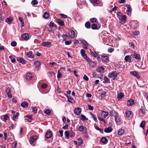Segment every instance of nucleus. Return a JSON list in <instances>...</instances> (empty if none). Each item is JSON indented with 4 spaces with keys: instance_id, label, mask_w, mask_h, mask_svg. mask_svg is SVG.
I'll return each mask as SVG.
<instances>
[{
    "instance_id": "nucleus-1",
    "label": "nucleus",
    "mask_w": 148,
    "mask_h": 148,
    "mask_svg": "<svg viewBox=\"0 0 148 148\" xmlns=\"http://www.w3.org/2000/svg\"><path fill=\"white\" fill-rule=\"evenodd\" d=\"M118 74L115 71L112 72L108 74V76L109 77L113 78H116L117 77Z\"/></svg>"
},
{
    "instance_id": "nucleus-2",
    "label": "nucleus",
    "mask_w": 148,
    "mask_h": 148,
    "mask_svg": "<svg viewBox=\"0 0 148 148\" xmlns=\"http://www.w3.org/2000/svg\"><path fill=\"white\" fill-rule=\"evenodd\" d=\"M78 130L84 134H87V129L86 127L83 125L80 126L78 128Z\"/></svg>"
},
{
    "instance_id": "nucleus-3",
    "label": "nucleus",
    "mask_w": 148,
    "mask_h": 148,
    "mask_svg": "<svg viewBox=\"0 0 148 148\" xmlns=\"http://www.w3.org/2000/svg\"><path fill=\"white\" fill-rule=\"evenodd\" d=\"M131 56L134 58L138 60H140L141 59L140 56V55L136 53H132V54L131 55Z\"/></svg>"
},
{
    "instance_id": "nucleus-4",
    "label": "nucleus",
    "mask_w": 148,
    "mask_h": 148,
    "mask_svg": "<svg viewBox=\"0 0 148 148\" xmlns=\"http://www.w3.org/2000/svg\"><path fill=\"white\" fill-rule=\"evenodd\" d=\"M105 69V68L102 66H98L96 68L97 71L99 73H103V71Z\"/></svg>"
},
{
    "instance_id": "nucleus-5",
    "label": "nucleus",
    "mask_w": 148,
    "mask_h": 148,
    "mask_svg": "<svg viewBox=\"0 0 148 148\" xmlns=\"http://www.w3.org/2000/svg\"><path fill=\"white\" fill-rule=\"evenodd\" d=\"M126 19V17L125 15L122 16L119 18L120 22L122 24H124L125 23Z\"/></svg>"
},
{
    "instance_id": "nucleus-6",
    "label": "nucleus",
    "mask_w": 148,
    "mask_h": 148,
    "mask_svg": "<svg viewBox=\"0 0 148 148\" xmlns=\"http://www.w3.org/2000/svg\"><path fill=\"white\" fill-rule=\"evenodd\" d=\"M109 57L107 56L102 55L101 56V59L102 62H107L109 60Z\"/></svg>"
},
{
    "instance_id": "nucleus-7",
    "label": "nucleus",
    "mask_w": 148,
    "mask_h": 148,
    "mask_svg": "<svg viewBox=\"0 0 148 148\" xmlns=\"http://www.w3.org/2000/svg\"><path fill=\"white\" fill-rule=\"evenodd\" d=\"M8 98H10L12 97V95L10 93V88H7L5 90Z\"/></svg>"
},
{
    "instance_id": "nucleus-8",
    "label": "nucleus",
    "mask_w": 148,
    "mask_h": 148,
    "mask_svg": "<svg viewBox=\"0 0 148 148\" xmlns=\"http://www.w3.org/2000/svg\"><path fill=\"white\" fill-rule=\"evenodd\" d=\"M29 34L27 33H25L22 35V37L23 40H28L29 38Z\"/></svg>"
},
{
    "instance_id": "nucleus-9",
    "label": "nucleus",
    "mask_w": 148,
    "mask_h": 148,
    "mask_svg": "<svg viewBox=\"0 0 148 148\" xmlns=\"http://www.w3.org/2000/svg\"><path fill=\"white\" fill-rule=\"evenodd\" d=\"M81 110L80 108H77L75 109L74 113L77 115H79L81 113Z\"/></svg>"
},
{
    "instance_id": "nucleus-10",
    "label": "nucleus",
    "mask_w": 148,
    "mask_h": 148,
    "mask_svg": "<svg viewBox=\"0 0 148 148\" xmlns=\"http://www.w3.org/2000/svg\"><path fill=\"white\" fill-rule=\"evenodd\" d=\"M132 26L133 28H136L138 26V23L136 21H133L132 22Z\"/></svg>"
},
{
    "instance_id": "nucleus-11",
    "label": "nucleus",
    "mask_w": 148,
    "mask_h": 148,
    "mask_svg": "<svg viewBox=\"0 0 148 148\" xmlns=\"http://www.w3.org/2000/svg\"><path fill=\"white\" fill-rule=\"evenodd\" d=\"M101 116L104 118H106L108 115V112L104 111H101Z\"/></svg>"
},
{
    "instance_id": "nucleus-12",
    "label": "nucleus",
    "mask_w": 148,
    "mask_h": 148,
    "mask_svg": "<svg viewBox=\"0 0 148 148\" xmlns=\"http://www.w3.org/2000/svg\"><path fill=\"white\" fill-rule=\"evenodd\" d=\"M19 62L23 64H25L26 62L22 58L18 57L16 59Z\"/></svg>"
},
{
    "instance_id": "nucleus-13",
    "label": "nucleus",
    "mask_w": 148,
    "mask_h": 148,
    "mask_svg": "<svg viewBox=\"0 0 148 148\" xmlns=\"http://www.w3.org/2000/svg\"><path fill=\"white\" fill-rule=\"evenodd\" d=\"M69 36L71 38H73L75 36V33L73 30H70L69 33Z\"/></svg>"
},
{
    "instance_id": "nucleus-14",
    "label": "nucleus",
    "mask_w": 148,
    "mask_h": 148,
    "mask_svg": "<svg viewBox=\"0 0 148 148\" xmlns=\"http://www.w3.org/2000/svg\"><path fill=\"white\" fill-rule=\"evenodd\" d=\"M130 73L131 75H133L134 76H135L138 78H140V77L139 75L136 71H131L130 72Z\"/></svg>"
},
{
    "instance_id": "nucleus-15",
    "label": "nucleus",
    "mask_w": 148,
    "mask_h": 148,
    "mask_svg": "<svg viewBox=\"0 0 148 148\" xmlns=\"http://www.w3.org/2000/svg\"><path fill=\"white\" fill-rule=\"evenodd\" d=\"M134 101L132 99H130L127 101V104L128 106H132L134 105Z\"/></svg>"
},
{
    "instance_id": "nucleus-16",
    "label": "nucleus",
    "mask_w": 148,
    "mask_h": 148,
    "mask_svg": "<svg viewBox=\"0 0 148 148\" xmlns=\"http://www.w3.org/2000/svg\"><path fill=\"white\" fill-rule=\"evenodd\" d=\"M42 45L44 47H48L51 45V42H43L42 43Z\"/></svg>"
},
{
    "instance_id": "nucleus-17",
    "label": "nucleus",
    "mask_w": 148,
    "mask_h": 148,
    "mask_svg": "<svg viewBox=\"0 0 148 148\" xmlns=\"http://www.w3.org/2000/svg\"><path fill=\"white\" fill-rule=\"evenodd\" d=\"M32 74L30 72H28L27 73L26 76V78L28 80H30L32 78Z\"/></svg>"
},
{
    "instance_id": "nucleus-18",
    "label": "nucleus",
    "mask_w": 148,
    "mask_h": 148,
    "mask_svg": "<svg viewBox=\"0 0 148 148\" xmlns=\"http://www.w3.org/2000/svg\"><path fill=\"white\" fill-rule=\"evenodd\" d=\"M37 139V137L36 136H33L32 137L30 140V144H32L34 143V141Z\"/></svg>"
},
{
    "instance_id": "nucleus-19",
    "label": "nucleus",
    "mask_w": 148,
    "mask_h": 148,
    "mask_svg": "<svg viewBox=\"0 0 148 148\" xmlns=\"http://www.w3.org/2000/svg\"><path fill=\"white\" fill-rule=\"evenodd\" d=\"M52 136V133L50 131H48L46 133L45 136L47 138H50Z\"/></svg>"
},
{
    "instance_id": "nucleus-20",
    "label": "nucleus",
    "mask_w": 148,
    "mask_h": 148,
    "mask_svg": "<svg viewBox=\"0 0 148 148\" xmlns=\"http://www.w3.org/2000/svg\"><path fill=\"white\" fill-rule=\"evenodd\" d=\"M88 62L89 63L90 66L91 67H94L97 64L96 62H93L91 61H89Z\"/></svg>"
},
{
    "instance_id": "nucleus-21",
    "label": "nucleus",
    "mask_w": 148,
    "mask_h": 148,
    "mask_svg": "<svg viewBox=\"0 0 148 148\" xmlns=\"http://www.w3.org/2000/svg\"><path fill=\"white\" fill-rule=\"evenodd\" d=\"M131 59V57L129 56H126L125 58V61L126 62H132Z\"/></svg>"
},
{
    "instance_id": "nucleus-22",
    "label": "nucleus",
    "mask_w": 148,
    "mask_h": 148,
    "mask_svg": "<svg viewBox=\"0 0 148 148\" xmlns=\"http://www.w3.org/2000/svg\"><path fill=\"white\" fill-rule=\"evenodd\" d=\"M112 129L110 127H108L104 129V132L106 133H110L112 131Z\"/></svg>"
},
{
    "instance_id": "nucleus-23",
    "label": "nucleus",
    "mask_w": 148,
    "mask_h": 148,
    "mask_svg": "<svg viewBox=\"0 0 148 148\" xmlns=\"http://www.w3.org/2000/svg\"><path fill=\"white\" fill-rule=\"evenodd\" d=\"M132 115V112L130 111H127L126 112V116L127 117H130Z\"/></svg>"
},
{
    "instance_id": "nucleus-24",
    "label": "nucleus",
    "mask_w": 148,
    "mask_h": 148,
    "mask_svg": "<svg viewBox=\"0 0 148 148\" xmlns=\"http://www.w3.org/2000/svg\"><path fill=\"white\" fill-rule=\"evenodd\" d=\"M101 141L103 144H106L107 143L108 140L106 137H103L101 139Z\"/></svg>"
},
{
    "instance_id": "nucleus-25",
    "label": "nucleus",
    "mask_w": 148,
    "mask_h": 148,
    "mask_svg": "<svg viewBox=\"0 0 148 148\" xmlns=\"http://www.w3.org/2000/svg\"><path fill=\"white\" fill-rule=\"evenodd\" d=\"M114 118L116 123L117 124H119L121 121L120 118L117 116H115Z\"/></svg>"
},
{
    "instance_id": "nucleus-26",
    "label": "nucleus",
    "mask_w": 148,
    "mask_h": 148,
    "mask_svg": "<svg viewBox=\"0 0 148 148\" xmlns=\"http://www.w3.org/2000/svg\"><path fill=\"white\" fill-rule=\"evenodd\" d=\"M127 14L129 16H130L131 15L132 12L131 8L129 6H127Z\"/></svg>"
},
{
    "instance_id": "nucleus-27",
    "label": "nucleus",
    "mask_w": 148,
    "mask_h": 148,
    "mask_svg": "<svg viewBox=\"0 0 148 148\" xmlns=\"http://www.w3.org/2000/svg\"><path fill=\"white\" fill-rule=\"evenodd\" d=\"M57 23L60 26H63L64 25V22L60 19L58 20Z\"/></svg>"
},
{
    "instance_id": "nucleus-28",
    "label": "nucleus",
    "mask_w": 148,
    "mask_h": 148,
    "mask_svg": "<svg viewBox=\"0 0 148 148\" xmlns=\"http://www.w3.org/2000/svg\"><path fill=\"white\" fill-rule=\"evenodd\" d=\"M91 27L92 29H98L99 28H97V25L95 24H93L91 25Z\"/></svg>"
},
{
    "instance_id": "nucleus-29",
    "label": "nucleus",
    "mask_w": 148,
    "mask_h": 148,
    "mask_svg": "<svg viewBox=\"0 0 148 148\" xmlns=\"http://www.w3.org/2000/svg\"><path fill=\"white\" fill-rule=\"evenodd\" d=\"M124 130L122 128H121L119 130V131H118V134L119 135L121 136L122 135L124 134Z\"/></svg>"
},
{
    "instance_id": "nucleus-30",
    "label": "nucleus",
    "mask_w": 148,
    "mask_h": 148,
    "mask_svg": "<svg viewBox=\"0 0 148 148\" xmlns=\"http://www.w3.org/2000/svg\"><path fill=\"white\" fill-rule=\"evenodd\" d=\"M32 52L31 51H30L27 52V55L28 57H29L31 58H33V56L32 55Z\"/></svg>"
},
{
    "instance_id": "nucleus-31",
    "label": "nucleus",
    "mask_w": 148,
    "mask_h": 148,
    "mask_svg": "<svg viewBox=\"0 0 148 148\" xmlns=\"http://www.w3.org/2000/svg\"><path fill=\"white\" fill-rule=\"evenodd\" d=\"M124 95L123 92L118 94L117 98L119 99H121L124 97Z\"/></svg>"
},
{
    "instance_id": "nucleus-32",
    "label": "nucleus",
    "mask_w": 148,
    "mask_h": 148,
    "mask_svg": "<svg viewBox=\"0 0 148 148\" xmlns=\"http://www.w3.org/2000/svg\"><path fill=\"white\" fill-rule=\"evenodd\" d=\"M21 106L23 108H26L28 107V103L25 102H22L21 104Z\"/></svg>"
},
{
    "instance_id": "nucleus-33",
    "label": "nucleus",
    "mask_w": 148,
    "mask_h": 148,
    "mask_svg": "<svg viewBox=\"0 0 148 148\" xmlns=\"http://www.w3.org/2000/svg\"><path fill=\"white\" fill-rule=\"evenodd\" d=\"M44 113L47 115H49L51 113V111L50 109H48L44 111Z\"/></svg>"
},
{
    "instance_id": "nucleus-34",
    "label": "nucleus",
    "mask_w": 148,
    "mask_h": 148,
    "mask_svg": "<svg viewBox=\"0 0 148 148\" xmlns=\"http://www.w3.org/2000/svg\"><path fill=\"white\" fill-rule=\"evenodd\" d=\"M78 145L79 146H81L83 143V140L81 138H79L78 139Z\"/></svg>"
},
{
    "instance_id": "nucleus-35",
    "label": "nucleus",
    "mask_w": 148,
    "mask_h": 148,
    "mask_svg": "<svg viewBox=\"0 0 148 148\" xmlns=\"http://www.w3.org/2000/svg\"><path fill=\"white\" fill-rule=\"evenodd\" d=\"M34 64L37 67H39L41 64L40 62L39 61H36L34 62Z\"/></svg>"
},
{
    "instance_id": "nucleus-36",
    "label": "nucleus",
    "mask_w": 148,
    "mask_h": 148,
    "mask_svg": "<svg viewBox=\"0 0 148 148\" xmlns=\"http://www.w3.org/2000/svg\"><path fill=\"white\" fill-rule=\"evenodd\" d=\"M145 121H142L140 124V126L143 128V129L145 127Z\"/></svg>"
},
{
    "instance_id": "nucleus-37",
    "label": "nucleus",
    "mask_w": 148,
    "mask_h": 148,
    "mask_svg": "<svg viewBox=\"0 0 148 148\" xmlns=\"http://www.w3.org/2000/svg\"><path fill=\"white\" fill-rule=\"evenodd\" d=\"M85 26L87 29L90 28V23L88 21L86 22L85 24Z\"/></svg>"
},
{
    "instance_id": "nucleus-38",
    "label": "nucleus",
    "mask_w": 148,
    "mask_h": 148,
    "mask_svg": "<svg viewBox=\"0 0 148 148\" xmlns=\"http://www.w3.org/2000/svg\"><path fill=\"white\" fill-rule=\"evenodd\" d=\"M69 133H70L69 135L70 136L71 138H73L75 136V133L73 131H71L69 132Z\"/></svg>"
},
{
    "instance_id": "nucleus-39",
    "label": "nucleus",
    "mask_w": 148,
    "mask_h": 148,
    "mask_svg": "<svg viewBox=\"0 0 148 148\" xmlns=\"http://www.w3.org/2000/svg\"><path fill=\"white\" fill-rule=\"evenodd\" d=\"M43 17L45 18H47L49 17V14L48 13L45 12L44 14Z\"/></svg>"
},
{
    "instance_id": "nucleus-40",
    "label": "nucleus",
    "mask_w": 148,
    "mask_h": 148,
    "mask_svg": "<svg viewBox=\"0 0 148 148\" xmlns=\"http://www.w3.org/2000/svg\"><path fill=\"white\" fill-rule=\"evenodd\" d=\"M18 112H16L15 114H14L13 115V119L14 120H15V119H17L18 118Z\"/></svg>"
},
{
    "instance_id": "nucleus-41",
    "label": "nucleus",
    "mask_w": 148,
    "mask_h": 148,
    "mask_svg": "<svg viewBox=\"0 0 148 148\" xmlns=\"http://www.w3.org/2000/svg\"><path fill=\"white\" fill-rule=\"evenodd\" d=\"M116 114V112L114 110H112L110 111V116H115V114Z\"/></svg>"
},
{
    "instance_id": "nucleus-42",
    "label": "nucleus",
    "mask_w": 148,
    "mask_h": 148,
    "mask_svg": "<svg viewBox=\"0 0 148 148\" xmlns=\"http://www.w3.org/2000/svg\"><path fill=\"white\" fill-rule=\"evenodd\" d=\"M90 20L92 23L96 22L97 21V19L95 18H90Z\"/></svg>"
},
{
    "instance_id": "nucleus-43",
    "label": "nucleus",
    "mask_w": 148,
    "mask_h": 148,
    "mask_svg": "<svg viewBox=\"0 0 148 148\" xmlns=\"http://www.w3.org/2000/svg\"><path fill=\"white\" fill-rule=\"evenodd\" d=\"M90 1L92 3L98 4L99 3L98 0H90Z\"/></svg>"
},
{
    "instance_id": "nucleus-44",
    "label": "nucleus",
    "mask_w": 148,
    "mask_h": 148,
    "mask_svg": "<svg viewBox=\"0 0 148 148\" xmlns=\"http://www.w3.org/2000/svg\"><path fill=\"white\" fill-rule=\"evenodd\" d=\"M90 114L92 116V117L94 120L96 121L97 120V118L96 115L95 114H92V113H91Z\"/></svg>"
},
{
    "instance_id": "nucleus-45",
    "label": "nucleus",
    "mask_w": 148,
    "mask_h": 148,
    "mask_svg": "<svg viewBox=\"0 0 148 148\" xmlns=\"http://www.w3.org/2000/svg\"><path fill=\"white\" fill-rule=\"evenodd\" d=\"M38 3V1L36 0H33L31 2V4L33 5H35L37 4Z\"/></svg>"
},
{
    "instance_id": "nucleus-46",
    "label": "nucleus",
    "mask_w": 148,
    "mask_h": 148,
    "mask_svg": "<svg viewBox=\"0 0 148 148\" xmlns=\"http://www.w3.org/2000/svg\"><path fill=\"white\" fill-rule=\"evenodd\" d=\"M12 18H7L5 21L8 24H10L12 21Z\"/></svg>"
},
{
    "instance_id": "nucleus-47",
    "label": "nucleus",
    "mask_w": 148,
    "mask_h": 148,
    "mask_svg": "<svg viewBox=\"0 0 148 148\" xmlns=\"http://www.w3.org/2000/svg\"><path fill=\"white\" fill-rule=\"evenodd\" d=\"M4 116V120L5 121L8 120L9 119V117L8 115L7 114H6L3 116Z\"/></svg>"
},
{
    "instance_id": "nucleus-48",
    "label": "nucleus",
    "mask_w": 148,
    "mask_h": 148,
    "mask_svg": "<svg viewBox=\"0 0 148 148\" xmlns=\"http://www.w3.org/2000/svg\"><path fill=\"white\" fill-rule=\"evenodd\" d=\"M81 119L83 121H84L85 120H87L88 119L86 118V117L84 115L82 114L81 116Z\"/></svg>"
},
{
    "instance_id": "nucleus-49",
    "label": "nucleus",
    "mask_w": 148,
    "mask_h": 148,
    "mask_svg": "<svg viewBox=\"0 0 148 148\" xmlns=\"http://www.w3.org/2000/svg\"><path fill=\"white\" fill-rule=\"evenodd\" d=\"M123 63L122 62H120L118 63L117 64L118 68H123Z\"/></svg>"
},
{
    "instance_id": "nucleus-50",
    "label": "nucleus",
    "mask_w": 148,
    "mask_h": 148,
    "mask_svg": "<svg viewBox=\"0 0 148 148\" xmlns=\"http://www.w3.org/2000/svg\"><path fill=\"white\" fill-rule=\"evenodd\" d=\"M81 42L83 44L86 46H87L88 45L87 42L84 40L83 39L82 40H81Z\"/></svg>"
},
{
    "instance_id": "nucleus-51",
    "label": "nucleus",
    "mask_w": 148,
    "mask_h": 148,
    "mask_svg": "<svg viewBox=\"0 0 148 148\" xmlns=\"http://www.w3.org/2000/svg\"><path fill=\"white\" fill-rule=\"evenodd\" d=\"M90 52L93 57H97V54L95 52H93L92 51H90Z\"/></svg>"
},
{
    "instance_id": "nucleus-52",
    "label": "nucleus",
    "mask_w": 148,
    "mask_h": 148,
    "mask_svg": "<svg viewBox=\"0 0 148 148\" xmlns=\"http://www.w3.org/2000/svg\"><path fill=\"white\" fill-rule=\"evenodd\" d=\"M140 111L141 112H142L143 114H144L145 113V110L143 108V107H142L140 109Z\"/></svg>"
},
{
    "instance_id": "nucleus-53",
    "label": "nucleus",
    "mask_w": 148,
    "mask_h": 148,
    "mask_svg": "<svg viewBox=\"0 0 148 148\" xmlns=\"http://www.w3.org/2000/svg\"><path fill=\"white\" fill-rule=\"evenodd\" d=\"M83 57L85 59L87 62L89 61L90 60V58H88L87 56L86 55V54L85 55L83 56Z\"/></svg>"
},
{
    "instance_id": "nucleus-54",
    "label": "nucleus",
    "mask_w": 148,
    "mask_h": 148,
    "mask_svg": "<svg viewBox=\"0 0 148 148\" xmlns=\"http://www.w3.org/2000/svg\"><path fill=\"white\" fill-rule=\"evenodd\" d=\"M80 53L82 56H83L85 55L86 54L85 53V51L84 50L82 49L80 51Z\"/></svg>"
},
{
    "instance_id": "nucleus-55",
    "label": "nucleus",
    "mask_w": 148,
    "mask_h": 148,
    "mask_svg": "<svg viewBox=\"0 0 148 148\" xmlns=\"http://www.w3.org/2000/svg\"><path fill=\"white\" fill-rule=\"evenodd\" d=\"M11 45L13 47L16 46V42L15 41H13L11 42Z\"/></svg>"
},
{
    "instance_id": "nucleus-56",
    "label": "nucleus",
    "mask_w": 148,
    "mask_h": 148,
    "mask_svg": "<svg viewBox=\"0 0 148 148\" xmlns=\"http://www.w3.org/2000/svg\"><path fill=\"white\" fill-rule=\"evenodd\" d=\"M104 82L106 83H109V80L108 78L107 77H105L104 78Z\"/></svg>"
},
{
    "instance_id": "nucleus-57",
    "label": "nucleus",
    "mask_w": 148,
    "mask_h": 148,
    "mask_svg": "<svg viewBox=\"0 0 148 148\" xmlns=\"http://www.w3.org/2000/svg\"><path fill=\"white\" fill-rule=\"evenodd\" d=\"M32 110L33 112L35 113H36L37 112V108L36 107H32Z\"/></svg>"
},
{
    "instance_id": "nucleus-58",
    "label": "nucleus",
    "mask_w": 148,
    "mask_h": 148,
    "mask_svg": "<svg viewBox=\"0 0 148 148\" xmlns=\"http://www.w3.org/2000/svg\"><path fill=\"white\" fill-rule=\"evenodd\" d=\"M88 106L89 109L90 110H92L94 109V107L92 106H91L90 105H88Z\"/></svg>"
},
{
    "instance_id": "nucleus-59",
    "label": "nucleus",
    "mask_w": 148,
    "mask_h": 148,
    "mask_svg": "<svg viewBox=\"0 0 148 148\" xmlns=\"http://www.w3.org/2000/svg\"><path fill=\"white\" fill-rule=\"evenodd\" d=\"M71 41H66L65 42V44L66 45H70L71 43Z\"/></svg>"
},
{
    "instance_id": "nucleus-60",
    "label": "nucleus",
    "mask_w": 148,
    "mask_h": 148,
    "mask_svg": "<svg viewBox=\"0 0 148 148\" xmlns=\"http://www.w3.org/2000/svg\"><path fill=\"white\" fill-rule=\"evenodd\" d=\"M62 77L61 74L60 73L59 71H58V72L57 77L58 78H60Z\"/></svg>"
},
{
    "instance_id": "nucleus-61",
    "label": "nucleus",
    "mask_w": 148,
    "mask_h": 148,
    "mask_svg": "<svg viewBox=\"0 0 148 148\" xmlns=\"http://www.w3.org/2000/svg\"><path fill=\"white\" fill-rule=\"evenodd\" d=\"M129 44L130 47L133 49L134 48L135 45H134L133 43H132V42H131Z\"/></svg>"
},
{
    "instance_id": "nucleus-62",
    "label": "nucleus",
    "mask_w": 148,
    "mask_h": 148,
    "mask_svg": "<svg viewBox=\"0 0 148 148\" xmlns=\"http://www.w3.org/2000/svg\"><path fill=\"white\" fill-rule=\"evenodd\" d=\"M68 100L69 102L71 103H73L74 101V99L72 98H70L68 99Z\"/></svg>"
},
{
    "instance_id": "nucleus-63",
    "label": "nucleus",
    "mask_w": 148,
    "mask_h": 148,
    "mask_svg": "<svg viewBox=\"0 0 148 148\" xmlns=\"http://www.w3.org/2000/svg\"><path fill=\"white\" fill-rule=\"evenodd\" d=\"M69 132L67 131H66L65 132V136L66 137H68L69 136Z\"/></svg>"
},
{
    "instance_id": "nucleus-64",
    "label": "nucleus",
    "mask_w": 148,
    "mask_h": 148,
    "mask_svg": "<svg viewBox=\"0 0 148 148\" xmlns=\"http://www.w3.org/2000/svg\"><path fill=\"white\" fill-rule=\"evenodd\" d=\"M114 50L111 48H109L108 49V51L109 53H111L114 51Z\"/></svg>"
}]
</instances>
